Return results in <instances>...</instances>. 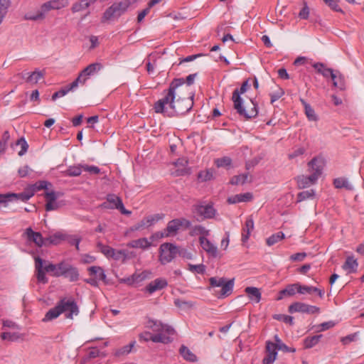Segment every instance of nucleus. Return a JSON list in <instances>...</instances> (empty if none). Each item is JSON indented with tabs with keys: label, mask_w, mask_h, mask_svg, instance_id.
I'll use <instances>...</instances> for the list:
<instances>
[{
	"label": "nucleus",
	"mask_w": 364,
	"mask_h": 364,
	"mask_svg": "<svg viewBox=\"0 0 364 364\" xmlns=\"http://www.w3.org/2000/svg\"><path fill=\"white\" fill-rule=\"evenodd\" d=\"M183 84V78L174 79L170 83L168 89L164 92V96L154 105L156 113L171 117L174 114H183L192 108L194 94L185 92L187 87Z\"/></svg>",
	"instance_id": "1"
},
{
	"label": "nucleus",
	"mask_w": 364,
	"mask_h": 364,
	"mask_svg": "<svg viewBox=\"0 0 364 364\" xmlns=\"http://www.w3.org/2000/svg\"><path fill=\"white\" fill-rule=\"evenodd\" d=\"M68 4V0H50L42 4L40 11H37L35 15L26 14L25 18L33 21L43 20L45 18L46 14L49 11L63 9Z\"/></svg>",
	"instance_id": "2"
},
{
	"label": "nucleus",
	"mask_w": 364,
	"mask_h": 364,
	"mask_svg": "<svg viewBox=\"0 0 364 364\" xmlns=\"http://www.w3.org/2000/svg\"><path fill=\"white\" fill-rule=\"evenodd\" d=\"M210 287H221L220 291H215V294L219 299L225 298L230 295L234 287V279L226 280L224 277H213L209 279Z\"/></svg>",
	"instance_id": "3"
},
{
	"label": "nucleus",
	"mask_w": 364,
	"mask_h": 364,
	"mask_svg": "<svg viewBox=\"0 0 364 364\" xmlns=\"http://www.w3.org/2000/svg\"><path fill=\"white\" fill-rule=\"evenodd\" d=\"M234 108L237 112L244 117L245 119H251L255 117L258 114L257 105L252 100L245 105H242V100L241 97L238 96L236 93L234 97Z\"/></svg>",
	"instance_id": "4"
},
{
	"label": "nucleus",
	"mask_w": 364,
	"mask_h": 364,
	"mask_svg": "<svg viewBox=\"0 0 364 364\" xmlns=\"http://www.w3.org/2000/svg\"><path fill=\"white\" fill-rule=\"evenodd\" d=\"M132 4H134V0H122L119 2L113 4L104 12L102 21L105 22L113 17L122 16Z\"/></svg>",
	"instance_id": "5"
},
{
	"label": "nucleus",
	"mask_w": 364,
	"mask_h": 364,
	"mask_svg": "<svg viewBox=\"0 0 364 364\" xmlns=\"http://www.w3.org/2000/svg\"><path fill=\"white\" fill-rule=\"evenodd\" d=\"M35 259V268H36V276L38 282L42 284H46L48 282V278L46 276V272L52 273L54 277V274L57 272V264L48 263L43 266L45 261L39 257H36Z\"/></svg>",
	"instance_id": "6"
},
{
	"label": "nucleus",
	"mask_w": 364,
	"mask_h": 364,
	"mask_svg": "<svg viewBox=\"0 0 364 364\" xmlns=\"http://www.w3.org/2000/svg\"><path fill=\"white\" fill-rule=\"evenodd\" d=\"M61 310V314L64 313L67 318L73 319V316H77L79 314L78 306L72 298H63L58 302Z\"/></svg>",
	"instance_id": "7"
},
{
	"label": "nucleus",
	"mask_w": 364,
	"mask_h": 364,
	"mask_svg": "<svg viewBox=\"0 0 364 364\" xmlns=\"http://www.w3.org/2000/svg\"><path fill=\"white\" fill-rule=\"evenodd\" d=\"M159 250V261L162 264L171 262L177 256V246L171 243L162 244Z\"/></svg>",
	"instance_id": "8"
},
{
	"label": "nucleus",
	"mask_w": 364,
	"mask_h": 364,
	"mask_svg": "<svg viewBox=\"0 0 364 364\" xmlns=\"http://www.w3.org/2000/svg\"><path fill=\"white\" fill-rule=\"evenodd\" d=\"M146 327L151 329L156 333H163L170 338L171 336L174 335L176 333L175 330L171 326L154 319H149L146 322Z\"/></svg>",
	"instance_id": "9"
},
{
	"label": "nucleus",
	"mask_w": 364,
	"mask_h": 364,
	"mask_svg": "<svg viewBox=\"0 0 364 364\" xmlns=\"http://www.w3.org/2000/svg\"><path fill=\"white\" fill-rule=\"evenodd\" d=\"M193 210L201 220L213 218L216 214V210L210 203L196 204Z\"/></svg>",
	"instance_id": "10"
},
{
	"label": "nucleus",
	"mask_w": 364,
	"mask_h": 364,
	"mask_svg": "<svg viewBox=\"0 0 364 364\" xmlns=\"http://www.w3.org/2000/svg\"><path fill=\"white\" fill-rule=\"evenodd\" d=\"M103 68L100 63L90 64L84 70L81 71L78 77L74 80L76 84L85 85L90 76L93 75Z\"/></svg>",
	"instance_id": "11"
},
{
	"label": "nucleus",
	"mask_w": 364,
	"mask_h": 364,
	"mask_svg": "<svg viewBox=\"0 0 364 364\" xmlns=\"http://www.w3.org/2000/svg\"><path fill=\"white\" fill-rule=\"evenodd\" d=\"M288 311L291 314L300 312L314 314H318L320 312V309L316 306L309 305L305 303L294 302L289 306Z\"/></svg>",
	"instance_id": "12"
},
{
	"label": "nucleus",
	"mask_w": 364,
	"mask_h": 364,
	"mask_svg": "<svg viewBox=\"0 0 364 364\" xmlns=\"http://www.w3.org/2000/svg\"><path fill=\"white\" fill-rule=\"evenodd\" d=\"M34 193L33 191H27L23 192L18 194L16 193H6L1 194L0 196L1 200L2 202V207H6L9 202L20 200L21 201L26 202L28 200L33 196Z\"/></svg>",
	"instance_id": "13"
},
{
	"label": "nucleus",
	"mask_w": 364,
	"mask_h": 364,
	"mask_svg": "<svg viewBox=\"0 0 364 364\" xmlns=\"http://www.w3.org/2000/svg\"><path fill=\"white\" fill-rule=\"evenodd\" d=\"M191 226V223L186 218L174 219L168 222L166 231L167 232L166 236L176 235L177 231L181 227L189 228Z\"/></svg>",
	"instance_id": "14"
},
{
	"label": "nucleus",
	"mask_w": 364,
	"mask_h": 364,
	"mask_svg": "<svg viewBox=\"0 0 364 364\" xmlns=\"http://www.w3.org/2000/svg\"><path fill=\"white\" fill-rule=\"evenodd\" d=\"M102 206L105 208L118 209L122 213L125 215L131 213L130 211H128L124 208L121 198L114 194L107 195V203H104Z\"/></svg>",
	"instance_id": "15"
},
{
	"label": "nucleus",
	"mask_w": 364,
	"mask_h": 364,
	"mask_svg": "<svg viewBox=\"0 0 364 364\" xmlns=\"http://www.w3.org/2000/svg\"><path fill=\"white\" fill-rule=\"evenodd\" d=\"M59 196V193L53 191L45 193L44 197L46 200L45 208L46 211L56 210L63 205L62 203L57 201Z\"/></svg>",
	"instance_id": "16"
},
{
	"label": "nucleus",
	"mask_w": 364,
	"mask_h": 364,
	"mask_svg": "<svg viewBox=\"0 0 364 364\" xmlns=\"http://www.w3.org/2000/svg\"><path fill=\"white\" fill-rule=\"evenodd\" d=\"M323 166L324 162L322 159L314 157L308 163V171L318 179L322 173Z\"/></svg>",
	"instance_id": "17"
},
{
	"label": "nucleus",
	"mask_w": 364,
	"mask_h": 364,
	"mask_svg": "<svg viewBox=\"0 0 364 364\" xmlns=\"http://www.w3.org/2000/svg\"><path fill=\"white\" fill-rule=\"evenodd\" d=\"M140 338L144 339L145 341H151L154 343H162L164 344L169 343L173 341V338H170L169 336H166L163 333L151 335L149 332H144V333L141 334Z\"/></svg>",
	"instance_id": "18"
},
{
	"label": "nucleus",
	"mask_w": 364,
	"mask_h": 364,
	"mask_svg": "<svg viewBox=\"0 0 364 364\" xmlns=\"http://www.w3.org/2000/svg\"><path fill=\"white\" fill-rule=\"evenodd\" d=\"M25 234L28 241L33 242L37 247H41L46 245V238H43L42 235L38 232H34L31 228H28Z\"/></svg>",
	"instance_id": "19"
},
{
	"label": "nucleus",
	"mask_w": 364,
	"mask_h": 364,
	"mask_svg": "<svg viewBox=\"0 0 364 364\" xmlns=\"http://www.w3.org/2000/svg\"><path fill=\"white\" fill-rule=\"evenodd\" d=\"M199 242L204 251H205L212 257H217L218 256V247L213 244L208 238H199Z\"/></svg>",
	"instance_id": "20"
},
{
	"label": "nucleus",
	"mask_w": 364,
	"mask_h": 364,
	"mask_svg": "<svg viewBox=\"0 0 364 364\" xmlns=\"http://www.w3.org/2000/svg\"><path fill=\"white\" fill-rule=\"evenodd\" d=\"M167 285L168 283L165 279L157 278L146 285L145 291L151 294L156 291L163 289L167 287Z\"/></svg>",
	"instance_id": "21"
},
{
	"label": "nucleus",
	"mask_w": 364,
	"mask_h": 364,
	"mask_svg": "<svg viewBox=\"0 0 364 364\" xmlns=\"http://www.w3.org/2000/svg\"><path fill=\"white\" fill-rule=\"evenodd\" d=\"M97 0H78L73 4L70 10L72 13H79L88 10L89 7Z\"/></svg>",
	"instance_id": "22"
},
{
	"label": "nucleus",
	"mask_w": 364,
	"mask_h": 364,
	"mask_svg": "<svg viewBox=\"0 0 364 364\" xmlns=\"http://www.w3.org/2000/svg\"><path fill=\"white\" fill-rule=\"evenodd\" d=\"M297 186L299 189H303L314 185L317 181L316 177H314L311 174L309 176L304 175L299 176L296 178Z\"/></svg>",
	"instance_id": "23"
},
{
	"label": "nucleus",
	"mask_w": 364,
	"mask_h": 364,
	"mask_svg": "<svg viewBox=\"0 0 364 364\" xmlns=\"http://www.w3.org/2000/svg\"><path fill=\"white\" fill-rule=\"evenodd\" d=\"M253 196L251 193H240L232 196L228 198V202L230 204H235L242 202H249L252 200Z\"/></svg>",
	"instance_id": "24"
},
{
	"label": "nucleus",
	"mask_w": 364,
	"mask_h": 364,
	"mask_svg": "<svg viewBox=\"0 0 364 364\" xmlns=\"http://www.w3.org/2000/svg\"><path fill=\"white\" fill-rule=\"evenodd\" d=\"M91 277H96L97 281H102L107 283V277L104 269L100 266H92L87 269Z\"/></svg>",
	"instance_id": "25"
},
{
	"label": "nucleus",
	"mask_w": 364,
	"mask_h": 364,
	"mask_svg": "<svg viewBox=\"0 0 364 364\" xmlns=\"http://www.w3.org/2000/svg\"><path fill=\"white\" fill-rule=\"evenodd\" d=\"M163 216L159 214H155L153 215H149L142 219L138 224L136 229H139L144 227H149L162 219Z\"/></svg>",
	"instance_id": "26"
},
{
	"label": "nucleus",
	"mask_w": 364,
	"mask_h": 364,
	"mask_svg": "<svg viewBox=\"0 0 364 364\" xmlns=\"http://www.w3.org/2000/svg\"><path fill=\"white\" fill-rule=\"evenodd\" d=\"M253 229H254V220H253L252 217L250 215L247 218V220L245 221V227L242 229V241L243 242H245L248 240L250 233L253 230Z\"/></svg>",
	"instance_id": "27"
},
{
	"label": "nucleus",
	"mask_w": 364,
	"mask_h": 364,
	"mask_svg": "<svg viewBox=\"0 0 364 364\" xmlns=\"http://www.w3.org/2000/svg\"><path fill=\"white\" fill-rule=\"evenodd\" d=\"M188 161L186 159H178L174 162V166L176 168L173 174L176 176H183L188 173L187 169Z\"/></svg>",
	"instance_id": "28"
},
{
	"label": "nucleus",
	"mask_w": 364,
	"mask_h": 364,
	"mask_svg": "<svg viewBox=\"0 0 364 364\" xmlns=\"http://www.w3.org/2000/svg\"><path fill=\"white\" fill-rule=\"evenodd\" d=\"M191 236H199V238L206 237L210 234V230L200 225L191 227L190 232Z\"/></svg>",
	"instance_id": "29"
},
{
	"label": "nucleus",
	"mask_w": 364,
	"mask_h": 364,
	"mask_svg": "<svg viewBox=\"0 0 364 364\" xmlns=\"http://www.w3.org/2000/svg\"><path fill=\"white\" fill-rule=\"evenodd\" d=\"M67 237H68V235L65 234H63V232H55V234L46 237V245L48 244L58 245L62 241L66 240Z\"/></svg>",
	"instance_id": "30"
},
{
	"label": "nucleus",
	"mask_w": 364,
	"mask_h": 364,
	"mask_svg": "<svg viewBox=\"0 0 364 364\" xmlns=\"http://www.w3.org/2000/svg\"><path fill=\"white\" fill-rule=\"evenodd\" d=\"M358 266V264L355 259L353 257H348L342 268L348 274H350L356 272Z\"/></svg>",
	"instance_id": "31"
},
{
	"label": "nucleus",
	"mask_w": 364,
	"mask_h": 364,
	"mask_svg": "<svg viewBox=\"0 0 364 364\" xmlns=\"http://www.w3.org/2000/svg\"><path fill=\"white\" fill-rule=\"evenodd\" d=\"M151 242L146 237L132 240L127 244V246L132 248L146 249L151 246Z\"/></svg>",
	"instance_id": "32"
},
{
	"label": "nucleus",
	"mask_w": 364,
	"mask_h": 364,
	"mask_svg": "<svg viewBox=\"0 0 364 364\" xmlns=\"http://www.w3.org/2000/svg\"><path fill=\"white\" fill-rule=\"evenodd\" d=\"M333 185L336 188H346L348 191H352L354 188L348 178L344 177L335 178L333 180Z\"/></svg>",
	"instance_id": "33"
},
{
	"label": "nucleus",
	"mask_w": 364,
	"mask_h": 364,
	"mask_svg": "<svg viewBox=\"0 0 364 364\" xmlns=\"http://www.w3.org/2000/svg\"><path fill=\"white\" fill-rule=\"evenodd\" d=\"M331 79L333 81V85L341 90L346 89V82L344 77L338 72L336 71L332 74Z\"/></svg>",
	"instance_id": "34"
},
{
	"label": "nucleus",
	"mask_w": 364,
	"mask_h": 364,
	"mask_svg": "<svg viewBox=\"0 0 364 364\" xmlns=\"http://www.w3.org/2000/svg\"><path fill=\"white\" fill-rule=\"evenodd\" d=\"M180 355L187 361L195 362L197 360L196 355L191 352V350L184 345H182L179 348Z\"/></svg>",
	"instance_id": "35"
},
{
	"label": "nucleus",
	"mask_w": 364,
	"mask_h": 364,
	"mask_svg": "<svg viewBox=\"0 0 364 364\" xmlns=\"http://www.w3.org/2000/svg\"><path fill=\"white\" fill-rule=\"evenodd\" d=\"M245 293L248 295L250 299L259 303L261 300V292L259 289L253 287H246L245 289Z\"/></svg>",
	"instance_id": "36"
},
{
	"label": "nucleus",
	"mask_w": 364,
	"mask_h": 364,
	"mask_svg": "<svg viewBox=\"0 0 364 364\" xmlns=\"http://www.w3.org/2000/svg\"><path fill=\"white\" fill-rule=\"evenodd\" d=\"M61 314V310H60V306L57 304V305L50 309L45 315L44 318L42 319L43 322H48L52 321L56 318H58Z\"/></svg>",
	"instance_id": "37"
},
{
	"label": "nucleus",
	"mask_w": 364,
	"mask_h": 364,
	"mask_svg": "<svg viewBox=\"0 0 364 364\" xmlns=\"http://www.w3.org/2000/svg\"><path fill=\"white\" fill-rule=\"evenodd\" d=\"M313 292L317 293L318 295L319 296V297H321V298H322L324 294V291L323 290L319 289L316 287L301 286V285L299 284L298 293L304 294L305 293L311 294Z\"/></svg>",
	"instance_id": "38"
},
{
	"label": "nucleus",
	"mask_w": 364,
	"mask_h": 364,
	"mask_svg": "<svg viewBox=\"0 0 364 364\" xmlns=\"http://www.w3.org/2000/svg\"><path fill=\"white\" fill-rule=\"evenodd\" d=\"M112 259L117 261H122L125 262L130 257L128 255V252L124 250H116L114 249L113 253L111 255Z\"/></svg>",
	"instance_id": "39"
},
{
	"label": "nucleus",
	"mask_w": 364,
	"mask_h": 364,
	"mask_svg": "<svg viewBox=\"0 0 364 364\" xmlns=\"http://www.w3.org/2000/svg\"><path fill=\"white\" fill-rule=\"evenodd\" d=\"M26 75V82L31 83H37L44 76V73L41 70H36L31 73H27L24 74ZM25 77V76H23Z\"/></svg>",
	"instance_id": "40"
},
{
	"label": "nucleus",
	"mask_w": 364,
	"mask_h": 364,
	"mask_svg": "<svg viewBox=\"0 0 364 364\" xmlns=\"http://www.w3.org/2000/svg\"><path fill=\"white\" fill-rule=\"evenodd\" d=\"M215 171L213 169H205L198 173V178L201 182H206L214 178Z\"/></svg>",
	"instance_id": "41"
},
{
	"label": "nucleus",
	"mask_w": 364,
	"mask_h": 364,
	"mask_svg": "<svg viewBox=\"0 0 364 364\" xmlns=\"http://www.w3.org/2000/svg\"><path fill=\"white\" fill-rule=\"evenodd\" d=\"M77 87V85L76 84V82L73 81L72 83H70L68 87L61 89L60 90L55 92L52 95V100L55 101L57 98L65 96L68 92L70 90H73V89L76 88Z\"/></svg>",
	"instance_id": "42"
},
{
	"label": "nucleus",
	"mask_w": 364,
	"mask_h": 364,
	"mask_svg": "<svg viewBox=\"0 0 364 364\" xmlns=\"http://www.w3.org/2000/svg\"><path fill=\"white\" fill-rule=\"evenodd\" d=\"M82 166L83 165L81 164L69 166L68 168L63 172L64 175L67 176H78L83 170Z\"/></svg>",
	"instance_id": "43"
},
{
	"label": "nucleus",
	"mask_w": 364,
	"mask_h": 364,
	"mask_svg": "<svg viewBox=\"0 0 364 364\" xmlns=\"http://www.w3.org/2000/svg\"><path fill=\"white\" fill-rule=\"evenodd\" d=\"M313 66L318 73L321 74L325 77L328 76L331 77L332 74L334 73V71L332 69L325 68L323 63H315Z\"/></svg>",
	"instance_id": "44"
},
{
	"label": "nucleus",
	"mask_w": 364,
	"mask_h": 364,
	"mask_svg": "<svg viewBox=\"0 0 364 364\" xmlns=\"http://www.w3.org/2000/svg\"><path fill=\"white\" fill-rule=\"evenodd\" d=\"M301 103L303 104L305 109V114L310 121L316 122L317 121L318 118L317 116L314 112V109L304 100H301Z\"/></svg>",
	"instance_id": "45"
},
{
	"label": "nucleus",
	"mask_w": 364,
	"mask_h": 364,
	"mask_svg": "<svg viewBox=\"0 0 364 364\" xmlns=\"http://www.w3.org/2000/svg\"><path fill=\"white\" fill-rule=\"evenodd\" d=\"M135 283H140L144 280L151 277L152 272L149 270H144L141 272H134V274Z\"/></svg>",
	"instance_id": "46"
},
{
	"label": "nucleus",
	"mask_w": 364,
	"mask_h": 364,
	"mask_svg": "<svg viewBox=\"0 0 364 364\" xmlns=\"http://www.w3.org/2000/svg\"><path fill=\"white\" fill-rule=\"evenodd\" d=\"M284 237H285V235L282 232H279L275 234H273L272 235H271L270 237H269L267 239V240H266L267 245L268 246H272V245L276 244L277 242H278L279 241H281L282 240H283L284 238Z\"/></svg>",
	"instance_id": "47"
},
{
	"label": "nucleus",
	"mask_w": 364,
	"mask_h": 364,
	"mask_svg": "<svg viewBox=\"0 0 364 364\" xmlns=\"http://www.w3.org/2000/svg\"><path fill=\"white\" fill-rule=\"evenodd\" d=\"M322 335H316L312 337H307L304 340V347L306 348H311L315 346L320 341Z\"/></svg>",
	"instance_id": "48"
},
{
	"label": "nucleus",
	"mask_w": 364,
	"mask_h": 364,
	"mask_svg": "<svg viewBox=\"0 0 364 364\" xmlns=\"http://www.w3.org/2000/svg\"><path fill=\"white\" fill-rule=\"evenodd\" d=\"M11 5L10 0H0V24L7 14L8 9Z\"/></svg>",
	"instance_id": "49"
},
{
	"label": "nucleus",
	"mask_w": 364,
	"mask_h": 364,
	"mask_svg": "<svg viewBox=\"0 0 364 364\" xmlns=\"http://www.w3.org/2000/svg\"><path fill=\"white\" fill-rule=\"evenodd\" d=\"M248 179V173H243L238 176H233L230 183L232 185H243Z\"/></svg>",
	"instance_id": "50"
},
{
	"label": "nucleus",
	"mask_w": 364,
	"mask_h": 364,
	"mask_svg": "<svg viewBox=\"0 0 364 364\" xmlns=\"http://www.w3.org/2000/svg\"><path fill=\"white\" fill-rule=\"evenodd\" d=\"M1 338L4 341H16L21 338V335L18 332L11 333V332H3L1 334Z\"/></svg>",
	"instance_id": "51"
},
{
	"label": "nucleus",
	"mask_w": 364,
	"mask_h": 364,
	"mask_svg": "<svg viewBox=\"0 0 364 364\" xmlns=\"http://www.w3.org/2000/svg\"><path fill=\"white\" fill-rule=\"evenodd\" d=\"M298 287L299 284H289L285 289L281 290V294L286 296H294L296 291L298 292Z\"/></svg>",
	"instance_id": "52"
},
{
	"label": "nucleus",
	"mask_w": 364,
	"mask_h": 364,
	"mask_svg": "<svg viewBox=\"0 0 364 364\" xmlns=\"http://www.w3.org/2000/svg\"><path fill=\"white\" fill-rule=\"evenodd\" d=\"M71 265L65 262H60L57 264V272L54 274V277H58L60 276H63L67 272L68 269Z\"/></svg>",
	"instance_id": "53"
},
{
	"label": "nucleus",
	"mask_w": 364,
	"mask_h": 364,
	"mask_svg": "<svg viewBox=\"0 0 364 364\" xmlns=\"http://www.w3.org/2000/svg\"><path fill=\"white\" fill-rule=\"evenodd\" d=\"M64 277L68 278L70 282H75L78 279L79 274L75 267L70 266Z\"/></svg>",
	"instance_id": "54"
},
{
	"label": "nucleus",
	"mask_w": 364,
	"mask_h": 364,
	"mask_svg": "<svg viewBox=\"0 0 364 364\" xmlns=\"http://www.w3.org/2000/svg\"><path fill=\"white\" fill-rule=\"evenodd\" d=\"M232 164V160L228 156H224L215 160V164L218 168L221 167H230Z\"/></svg>",
	"instance_id": "55"
},
{
	"label": "nucleus",
	"mask_w": 364,
	"mask_h": 364,
	"mask_svg": "<svg viewBox=\"0 0 364 364\" xmlns=\"http://www.w3.org/2000/svg\"><path fill=\"white\" fill-rule=\"evenodd\" d=\"M315 192L313 189L300 192L297 195V201L301 202L308 198H314Z\"/></svg>",
	"instance_id": "56"
},
{
	"label": "nucleus",
	"mask_w": 364,
	"mask_h": 364,
	"mask_svg": "<svg viewBox=\"0 0 364 364\" xmlns=\"http://www.w3.org/2000/svg\"><path fill=\"white\" fill-rule=\"evenodd\" d=\"M306 152V149L304 147H297L292 150L288 154V159L290 160L295 159L296 158L302 156Z\"/></svg>",
	"instance_id": "57"
},
{
	"label": "nucleus",
	"mask_w": 364,
	"mask_h": 364,
	"mask_svg": "<svg viewBox=\"0 0 364 364\" xmlns=\"http://www.w3.org/2000/svg\"><path fill=\"white\" fill-rule=\"evenodd\" d=\"M174 304L182 309H188L193 307L194 304L191 301H183L181 299H175Z\"/></svg>",
	"instance_id": "58"
},
{
	"label": "nucleus",
	"mask_w": 364,
	"mask_h": 364,
	"mask_svg": "<svg viewBox=\"0 0 364 364\" xmlns=\"http://www.w3.org/2000/svg\"><path fill=\"white\" fill-rule=\"evenodd\" d=\"M273 318L277 321H282L283 322L289 323L291 326L294 324V318L291 316L284 314H274L273 315Z\"/></svg>",
	"instance_id": "59"
},
{
	"label": "nucleus",
	"mask_w": 364,
	"mask_h": 364,
	"mask_svg": "<svg viewBox=\"0 0 364 364\" xmlns=\"http://www.w3.org/2000/svg\"><path fill=\"white\" fill-rule=\"evenodd\" d=\"M97 247H99L100 251L105 256H106L107 258H110L111 257V255L113 253L114 248H112V247H109L108 245H103L102 243H99L97 245Z\"/></svg>",
	"instance_id": "60"
},
{
	"label": "nucleus",
	"mask_w": 364,
	"mask_h": 364,
	"mask_svg": "<svg viewBox=\"0 0 364 364\" xmlns=\"http://www.w3.org/2000/svg\"><path fill=\"white\" fill-rule=\"evenodd\" d=\"M323 2L332 10L343 13V10L338 6L339 0H323Z\"/></svg>",
	"instance_id": "61"
},
{
	"label": "nucleus",
	"mask_w": 364,
	"mask_h": 364,
	"mask_svg": "<svg viewBox=\"0 0 364 364\" xmlns=\"http://www.w3.org/2000/svg\"><path fill=\"white\" fill-rule=\"evenodd\" d=\"M188 269L191 272H196L198 274H203L205 271V267L203 264H188Z\"/></svg>",
	"instance_id": "62"
},
{
	"label": "nucleus",
	"mask_w": 364,
	"mask_h": 364,
	"mask_svg": "<svg viewBox=\"0 0 364 364\" xmlns=\"http://www.w3.org/2000/svg\"><path fill=\"white\" fill-rule=\"evenodd\" d=\"M9 138L10 135L9 132L5 131L2 135L1 139L0 140V154L4 152Z\"/></svg>",
	"instance_id": "63"
},
{
	"label": "nucleus",
	"mask_w": 364,
	"mask_h": 364,
	"mask_svg": "<svg viewBox=\"0 0 364 364\" xmlns=\"http://www.w3.org/2000/svg\"><path fill=\"white\" fill-rule=\"evenodd\" d=\"M177 255L186 259H191L193 258V255L191 252H189L187 249L180 247L177 246Z\"/></svg>",
	"instance_id": "64"
}]
</instances>
